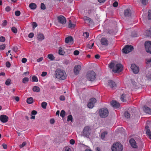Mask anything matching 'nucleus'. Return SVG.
<instances>
[{"label": "nucleus", "mask_w": 151, "mask_h": 151, "mask_svg": "<svg viewBox=\"0 0 151 151\" xmlns=\"http://www.w3.org/2000/svg\"><path fill=\"white\" fill-rule=\"evenodd\" d=\"M32 90L33 91L36 92H39L40 91V88L37 86H34L32 88Z\"/></svg>", "instance_id": "23"}, {"label": "nucleus", "mask_w": 151, "mask_h": 151, "mask_svg": "<svg viewBox=\"0 0 151 151\" xmlns=\"http://www.w3.org/2000/svg\"><path fill=\"white\" fill-rule=\"evenodd\" d=\"M59 99L61 101H64L65 99V97L63 96H60V97Z\"/></svg>", "instance_id": "61"}, {"label": "nucleus", "mask_w": 151, "mask_h": 151, "mask_svg": "<svg viewBox=\"0 0 151 151\" xmlns=\"http://www.w3.org/2000/svg\"><path fill=\"white\" fill-rule=\"evenodd\" d=\"M18 49V47L17 46H14L12 48L13 50L15 52L17 51Z\"/></svg>", "instance_id": "54"}, {"label": "nucleus", "mask_w": 151, "mask_h": 151, "mask_svg": "<svg viewBox=\"0 0 151 151\" xmlns=\"http://www.w3.org/2000/svg\"><path fill=\"white\" fill-rule=\"evenodd\" d=\"M22 63H25L27 61V59L25 58H23L22 60Z\"/></svg>", "instance_id": "63"}, {"label": "nucleus", "mask_w": 151, "mask_h": 151, "mask_svg": "<svg viewBox=\"0 0 151 151\" xmlns=\"http://www.w3.org/2000/svg\"><path fill=\"white\" fill-rule=\"evenodd\" d=\"M8 117L5 115H2L0 116V120L3 123H6L8 121Z\"/></svg>", "instance_id": "13"}, {"label": "nucleus", "mask_w": 151, "mask_h": 151, "mask_svg": "<svg viewBox=\"0 0 151 151\" xmlns=\"http://www.w3.org/2000/svg\"><path fill=\"white\" fill-rule=\"evenodd\" d=\"M79 53V52L78 50H75L73 52V54L75 55H77Z\"/></svg>", "instance_id": "56"}, {"label": "nucleus", "mask_w": 151, "mask_h": 151, "mask_svg": "<svg viewBox=\"0 0 151 151\" xmlns=\"http://www.w3.org/2000/svg\"><path fill=\"white\" fill-rule=\"evenodd\" d=\"M96 74L93 71H88L86 75V78L89 81H93L96 78Z\"/></svg>", "instance_id": "4"}, {"label": "nucleus", "mask_w": 151, "mask_h": 151, "mask_svg": "<svg viewBox=\"0 0 151 151\" xmlns=\"http://www.w3.org/2000/svg\"><path fill=\"white\" fill-rule=\"evenodd\" d=\"M65 42L66 43H73V37L71 36H68L65 39Z\"/></svg>", "instance_id": "18"}, {"label": "nucleus", "mask_w": 151, "mask_h": 151, "mask_svg": "<svg viewBox=\"0 0 151 151\" xmlns=\"http://www.w3.org/2000/svg\"><path fill=\"white\" fill-rule=\"evenodd\" d=\"M12 99H15V100L17 101H19V98L18 96H12Z\"/></svg>", "instance_id": "50"}, {"label": "nucleus", "mask_w": 151, "mask_h": 151, "mask_svg": "<svg viewBox=\"0 0 151 151\" xmlns=\"http://www.w3.org/2000/svg\"><path fill=\"white\" fill-rule=\"evenodd\" d=\"M34 35V33L32 32H31L28 35V37L30 38H32L33 37Z\"/></svg>", "instance_id": "52"}, {"label": "nucleus", "mask_w": 151, "mask_h": 151, "mask_svg": "<svg viewBox=\"0 0 151 151\" xmlns=\"http://www.w3.org/2000/svg\"><path fill=\"white\" fill-rule=\"evenodd\" d=\"M41 9L42 10H45L46 9V7L44 4L43 3H42L41 4Z\"/></svg>", "instance_id": "43"}, {"label": "nucleus", "mask_w": 151, "mask_h": 151, "mask_svg": "<svg viewBox=\"0 0 151 151\" xmlns=\"http://www.w3.org/2000/svg\"><path fill=\"white\" fill-rule=\"evenodd\" d=\"M91 133V129L90 127L86 126L83 130V136L88 137Z\"/></svg>", "instance_id": "7"}, {"label": "nucleus", "mask_w": 151, "mask_h": 151, "mask_svg": "<svg viewBox=\"0 0 151 151\" xmlns=\"http://www.w3.org/2000/svg\"><path fill=\"white\" fill-rule=\"evenodd\" d=\"M15 14L16 16H19L20 14V12L19 11H16L15 12Z\"/></svg>", "instance_id": "51"}, {"label": "nucleus", "mask_w": 151, "mask_h": 151, "mask_svg": "<svg viewBox=\"0 0 151 151\" xmlns=\"http://www.w3.org/2000/svg\"><path fill=\"white\" fill-rule=\"evenodd\" d=\"M59 54L61 55H64L65 52L63 50L62 48L61 47L59 48V50L58 51Z\"/></svg>", "instance_id": "25"}, {"label": "nucleus", "mask_w": 151, "mask_h": 151, "mask_svg": "<svg viewBox=\"0 0 151 151\" xmlns=\"http://www.w3.org/2000/svg\"><path fill=\"white\" fill-rule=\"evenodd\" d=\"M83 35L85 37V38H87L89 36V33L87 32H86L85 33L83 34Z\"/></svg>", "instance_id": "53"}, {"label": "nucleus", "mask_w": 151, "mask_h": 151, "mask_svg": "<svg viewBox=\"0 0 151 151\" xmlns=\"http://www.w3.org/2000/svg\"><path fill=\"white\" fill-rule=\"evenodd\" d=\"M6 66L7 68H9L10 67L11 64L9 62L7 61L6 63Z\"/></svg>", "instance_id": "57"}, {"label": "nucleus", "mask_w": 151, "mask_h": 151, "mask_svg": "<svg viewBox=\"0 0 151 151\" xmlns=\"http://www.w3.org/2000/svg\"><path fill=\"white\" fill-rule=\"evenodd\" d=\"M47 103L45 102H43L41 104L42 107L44 109H45L46 108Z\"/></svg>", "instance_id": "34"}, {"label": "nucleus", "mask_w": 151, "mask_h": 151, "mask_svg": "<svg viewBox=\"0 0 151 151\" xmlns=\"http://www.w3.org/2000/svg\"><path fill=\"white\" fill-rule=\"evenodd\" d=\"M124 15L126 17H129L131 16L132 12L129 9H127L124 10Z\"/></svg>", "instance_id": "14"}, {"label": "nucleus", "mask_w": 151, "mask_h": 151, "mask_svg": "<svg viewBox=\"0 0 151 151\" xmlns=\"http://www.w3.org/2000/svg\"><path fill=\"white\" fill-rule=\"evenodd\" d=\"M32 81L37 82L38 81V79L36 76L34 75L32 77Z\"/></svg>", "instance_id": "28"}, {"label": "nucleus", "mask_w": 151, "mask_h": 151, "mask_svg": "<svg viewBox=\"0 0 151 151\" xmlns=\"http://www.w3.org/2000/svg\"><path fill=\"white\" fill-rule=\"evenodd\" d=\"M12 31L14 33H16L17 32V29L15 27H13L12 28Z\"/></svg>", "instance_id": "36"}, {"label": "nucleus", "mask_w": 151, "mask_h": 151, "mask_svg": "<svg viewBox=\"0 0 151 151\" xmlns=\"http://www.w3.org/2000/svg\"><path fill=\"white\" fill-rule=\"evenodd\" d=\"M85 20L86 21H87V22H91V19L90 18H89V17H86L85 19Z\"/></svg>", "instance_id": "59"}, {"label": "nucleus", "mask_w": 151, "mask_h": 151, "mask_svg": "<svg viewBox=\"0 0 151 151\" xmlns=\"http://www.w3.org/2000/svg\"><path fill=\"white\" fill-rule=\"evenodd\" d=\"M101 44L103 45L107 46L108 44V41L105 38H102L101 40Z\"/></svg>", "instance_id": "17"}, {"label": "nucleus", "mask_w": 151, "mask_h": 151, "mask_svg": "<svg viewBox=\"0 0 151 151\" xmlns=\"http://www.w3.org/2000/svg\"><path fill=\"white\" fill-rule=\"evenodd\" d=\"M99 114L101 118H105L109 114V111L107 109L103 108L99 110Z\"/></svg>", "instance_id": "5"}, {"label": "nucleus", "mask_w": 151, "mask_h": 151, "mask_svg": "<svg viewBox=\"0 0 151 151\" xmlns=\"http://www.w3.org/2000/svg\"><path fill=\"white\" fill-rule=\"evenodd\" d=\"M132 36L133 37H136L137 36V34L135 32H132Z\"/></svg>", "instance_id": "60"}, {"label": "nucleus", "mask_w": 151, "mask_h": 151, "mask_svg": "<svg viewBox=\"0 0 151 151\" xmlns=\"http://www.w3.org/2000/svg\"><path fill=\"white\" fill-rule=\"evenodd\" d=\"M73 117L71 115H69L68 116V118L67 120L68 121H71V122H72Z\"/></svg>", "instance_id": "41"}, {"label": "nucleus", "mask_w": 151, "mask_h": 151, "mask_svg": "<svg viewBox=\"0 0 151 151\" xmlns=\"http://www.w3.org/2000/svg\"><path fill=\"white\" fill-rule=\"evenodd\" d=\"M125 96L126 95L124 94H123L122 95L121 97V99L123 102H124L125 101V100L124 99V98L125 97Z\"/></svg>", "instance_id": "39"}, {"label": "nucleus", "mask_w": 151, "mask_h": 151, "mask_svg": "<svg viewBox=\"0 0 151 151\" xmlns=\"http://www.w3.org/2000/svg\"><path fill=\"white\" fill-rule=\"evenodd\" d=\"M142 2V3L144 5H145L147 3V0H140Z\"/></svg>", "instance_id": "44"}, {"label": "nucleus", "mask_w": 151, "mask_h": 151, "mask_svg": "<svg viewBox=\"0 0 151 151\" xmlns=\"http://www.w3.org/2000/svg\"><path fill=\"white\" fill-rule=\"evenodd\" d=\"M7 22V21L6 20H4V22L2 24V25L3 26H4L6 25Z\"/></svg>", "instance_id": "62"}, {"label": "nucleus", "mask_w": 151, "mask_h": 151, "mask_svg": "<svg viewBox=\"0 0 151 151\" xmlns=\"http://www.w3.org/2000/svg\"><path fill=\"white\" fill-rule=\"evenodd\" d=\"M118 4V3L117 1L114 2L113 4V6L114 7H116Z\"/></svg>", "instance_id": "55"}, {"label": "nucleus", "mask_w": 151, "mask_h": 151, "mask_svg": "<svg viewBox=\"0 0 151 151\" xmlns=\"http://www.w3.org/2000/svg\"><path fill=\"white\" fill-rule=\"evenodd\" d=\"M145 47L146 52L151 54V41L145 42Z\"/></svg>", "instance_id": "8"}, {"label": "nucleus", "mask_w": 151, "mask_h": 151, "mask_svg": "<svg viewBox=\"0 0 151 151\" xmlns=\"http://www.w3.org/2000/svg\"><path fill=\"white\" fill-rule=\"evenodd\" d=\"M33 102V98L32 97H30L27 99V102L29 104H31Z\"/></svg>", "instance_id": "24"}, {"label": "nucleus", "mask_w": 151, "mask_h": 151, "mask_svg": "<svg viewBox=\"0 0 151 151\" xmlns=\"http://www.w3.org/2000/svg\"><path fill=\"white\" fill-rule=\"evenodd\" d=\"M124 115L125 117L127 119L130 118L131 116L130 114L128 111H125L124 113Z\"/></svg>", "instance_id": "27"}, {"label": "nucleus", "mask_w": 151, "mask_h": 151, "mask_svg": "<svg viewBox=\"0 0 151 151\" xmlns=\"http://www.w3.org/2000/svg\"><path fill=\"white\" fill-rule=\"evenodd\" d=\"M108 85L112 89L115 88L116 86L115 83L113 81L109 80L108 81Z\"/></svg>", "instance_id": "12"}, {"label": "nucleus", "mask_w": 151, "mask_h": 151, "mask_svg": "<svg viewBox=\"0 0 151 151\" xmlns=\"http://www.w3.org/2000/svg\"><path fill=\"white\" fill-rule=\"evenodd\" d=\"M111 105L114 107L117 108L119 107L120 106L119 104L115 101H112L111 102Z\"/></svg>", "instance_id": "16"}, {"label": "nucleus", "mask_w": 151, "mask_h": 151, "mask_svg": "<svg viewBox=\"0 0 151 151\" xmlns=\"http://www.w3.org/2000/svg\"><path fill=\"white\" fill-rule=\"evenodd\" d=\"M109 68L112 69L113 72L115 73H119L122 71L123 69V66L120 63L117 64L115 65L114 63L111 62L109 65Z\"/></svg>", "instance_id": "1"}, {"label": "nucleus", "mask_w": 151, "mask_h": 151, "mask_svg": "<svg viewBox=\"0 0 151 151\" xmlns=\"http://www.w3.org/2000/svg\"><path fill=\"white\" fill-rule=\"evenodd\" d=\"M88 106L89 108L92 109L94 106V104L93 103L89 102L88 104Z\"/></svg>", "instance_id": "40"}, {"label": "nucleus", "mask_w": 151, "mask_h": 151, "mask_svg": "<svg viewBox=\"0 0 151 151\" xmlns=\"http://www.w3.org/2000/svg\"><path fill=\"white\" fill-rule=\"evenodd\" d=\"M123 149V146L119 142L114 143L111 147L112 151H122Z\"/></svg>", "instance_id": "3"}, {"label": "nucleus", "mask_w": 151, "mask_h": 151, "mask_svg": "<svg viewBox=\"0 0 151 151\" xmlns=\"http://www.w3.org/2000/svg\"><path fill=\"white\" fill-rule=\"evenodd\" d=\"M146 63L147 64L150 63L151 64V58L149 59H145Z\"/></svg>", "instance_id": "42"}, {"label": "nucleus", "mask_w": 151, "mask_h": 151, "mask_svg": "<svg viewBox=\"0 0 151 151\" xmlns=\"http://www.w3.org/2000/svg\"><path fill=\"white\" fill-rule=\"evenodd\" d=\"M11 8L10 6H7L5 8V10L7 12H9Z\"/></svg>", "instance_id": "64"}, {"label": "nucleus", "mask_w": 151, "mask_h": 151, "mask_svg": "<svg viewBox=\"0 0 151 151\" xmlns=\"http://www.w3.org/2000/svg\"><path fill=\"white\" fill-rule=\"evenodd\" d=\"M131 68L132 71L135 74L137 73L139 71V68L134 64H132L131 65Z\"/></svg>", "instance_id": "10"}, {"label": "nucleus", "mask_w": 151, "mask_h": 151, "mask_svg": "<svg viewBox=\"0 0 151 151\" xmlns=\"http://www.w3.org/2000/svg\"><path fill=\"white\" fill-rule=\"evenodd\" d=\"M146 35L147 37H149L151 35V31L149 30H147L145 32Z\"/></svg>", "instance_id": "35"}, {"label": "nucleus", "mask_w": 151, "mask_h": 151, "mask_svg": "<svg viewBox=\"0 0 151 151\" xmlns=\"http://www.w3.org/2000/svg\"><path fill=\"white\" fill-rule=\"evenodd\" d=\"M107 133L106 132H104L101 134V138L103 139L105 137V135L107 134Z\"/></svg>", "instance_id": "38"}, {"label": "nucleus", "mask_w": 151, "mask_h": 151, "mask_svg": "<svg viewBox=\"0 0 151 151\" xmlns=\"http://www.w3.org/2000/svg\"><path fill=\"white\" fill-rule=\"evenodd\" d=\"M143 109L146 113L149 114H151V109L149 107L144 106Z\"/></svg>", "instance_id": "20"}, {"label": "nucleus", "mask_w": 151, "mask_h": 151, "mask_svg": "<svg viewBox=\"0 0 151 151\" xmlns=\"http://www.w3.org/2000/svg\"><path fill=\"white\" fill-rule=\"evenodd\" d=\"M37 38L38 40L41 41L44 39V36L42 34L39 33L37 35Z\"/></svg>", "instance_id": "19"}, {"label": "nucleus", "mask_w": 151, "mask_h": 151, "mask_svg": "<svg viewBox=\"0 0 151 151\" xmlns=\"http://www.w3.org/2000/svg\"><path fill=\"white\" fill-rule=\"evenodd\" d=\"M48 58L50 60H53L55 59V57L52 54H49L48 55Z\"/></svg>", "instance_id": "31"}, {"label": "nucleus", "mask_w": 151, "mask_h": 151, "mask_svg": "<svg viewBox=\"0 0 151 151\" xmlns=\"http://www.w3.org/2000/svg\"><path fill=\"white\" fill-rule=\"evenodd\" d=\"M133 49V47L131 45H127L122 50V51L124 53L127 54Z\"/></svg>", "instance_id": "6"}, {"label": "nucleus", "mask_w": 151, "mask_h": 151, "mask_svg": "<svg viewBox=\"0 0 151 151\" xmlns=\"http://www.w3.org/2000/svg\"><path fill=\"white\" fill-rule=\"evenodd\" d=\"M145 129L146 131V134L148 135L150 134L151 132L150 130L149 127L148 126H147L145 127Z\"/></svg>", "instance_id": "30"}, {"label": "nucleus", "mask_w": 151, "mask_h": 151, "mask_svg": "<svg viewBox=\"0 0 151 151\" xmlns=\"http://www.w3.org/2000/svg\"><path fill=\"white\" fill-rule=\"evenodd\" d=\"M37 113V112L35 110H33L31 112L30 115L31 116H32L33 115H36Z\"/></svg>", "instance_id": "49"}, {"label": "nucleus", "mask_w": 151, "mask_h": 151, "mask_svg": "<svg viewBox=\"0 0 151 151\" xmlns=\"http://www.w3.org/2000/svg\"><path fill=\"white\" fill-rule=\"evenodd\" d=\"M96 99L94 98H92L90 99V102L94 104L96 103Z\"/></svg>", "instance_id": "37"}, {"label": "nucleus", "mask_w": 151, "mask_h": 151, "mask_svg": "<svg viewBox=\"0 0 151 151\" xmlns=\"http://www.w3.org/2000/svg\"><path fill=\"white\" fill-rule=\"evenodd\" d=\"M65 112L64 110H62L60 114L61 116L63 118L65 116Z\"/></svg>", "instance_id": "33"}, {"label": "nucleus", "mask_w": 151, "mask_h": 151, "mask_svg": "<svg viewBox=\"0 0 151 151\" xmlns=\"http://www.w3.org/2000/svg\"><path fill=\"white\" fill-rule=\"evenodd\" d=\"M29 7L30 9H35L36 7V4L34 3H31L29 5Z\"/></svg>", "instance_id": "22"}, {"label": "nucleus", "mask_w": 151, "mask_h": 151, "mask_svg": "<svg viewBox=\"0 0 151 151\" xmlns=\"http://www.w3.org/2000/svg\"><path fill=\"white\" fill-rule=\"evenodd\" d=\"M32 25L33 28H34L37 26V25L36 22H33Z\"/></svg>", "instance_id": "58"}, {"label": "nucleus", "mask_w": 151, "mask_h": 151, "mask_svg": "<svg viewBox=\"0 0 151 151\" xmlns=\"http://www.w3.org/2000/svg\"><path fill=\"white\" fill-rule=\"evenodd\" d=\"M5 40V38L4 37L1 36L0 37V42H4Z\"/></svg>", "instance_id": "46"}, {"label": "nucleus", "mask_w": 151, "mask_h": 151, "mask_svg": "<svg viewBox=\"0 0 151 151\" xmlns=\"http://www.w3.org/2000/svg\"><path fill=\"white\" fill-rule=\"evenodd\" d=\"M81 67L80 65H76L74 68V72L76 75H77L79 73L80 70H81Z\"/></svg>", "instance_id": "15"}, {"label": "nucleus", "mask_w": 151, "mask_h": 151, "mask_svg": "<svg viewBox=\"0 0 151 151\" xmlns=\"http://www.w3.org/2000/svg\"><path fill=\"white\" fill-rule=\"evenodd\" d=\"M55 76L56 78L61 80H64L66 77L65 72L60 69H57L55 71Z\"/></svg>", "instance_id": "2"}, {"label": "nucleus", "mask_w": 151, "mask_h": 151, "mask_svg": "<svg viewBox=\"0 0 151 151\" xmlns=\"http://www.w3.org/2000/svg\"><path fill=\"white\" fill-rule=\"evenodd\" d=\"M5 84L7 86H9V85L11 83V80L9 79L8 78V79L5 82Z\"/></svg>", "instance_id": "32"}, {"label": "nucleus", "mask_w": 151, "mask_h": 151, "mask_svg": "<svg viewBox=\"0 0 151 151\" xmlns=\"http://www.w3.org/2000/svg\"><path fill=\"white\" fill-rule=\"evenodd\" d=\"M57 19L58 22L62 24H65L66 22V20L65 17L62 15L58 17Z\"/></svg>", "instance_id": "9"}, {"label": "nucleus", "mask_w": 151, "mask_h": 151, "mask_svg": "<svg viewBox=\"0 0 151 151\" xmlns=\"http://www.w3.org/2000/svg\"><path fill=\"white\" fill-rule=\"evenodd\" d=\"M146 77L148 80H151V71H149L146 74Z\"/></svg>", "instance_id": "21"}, {"label": "nucleus", "mask_w": 151, "mask_h": 151, "mask_svg": "<svg viewBox=\"0 0 151 151\" xmlns=\"http://www.w3.org/2000/svg\"><path fill=\"white\" fill-rule=\"evenodd\" d=\"M27 142H23L22 144L20 145H19V147L20 148H22L26 144Z\"/></svg>", "instance_id": "45"}, {"label": "nucleus", "mask_w": 151, "mask_h": 151, "mask_svg": "<svg viewBox=\"0 0 151 151\" xmlns=\"http://www.w3.org/2000/svg\"><path fill=\"white\" fill-rule=\"evenodd\" d=\"M29 81V78L27 77H24L22 79V82L24 84L27 83Z\"/></svg>", "instance_id": "26"}, {"label": "nucleus", "mask_w": 151, "mask_h": 151, "mask_svg": "<svg viewBox=\"0 0 151 151\" xmlns=\"http://www.w3.org/2000/svg\"><path fill=\"white\" fill-rule=\"evenodd\" d=\"M5 46L6 45L5 44L0 45V49L1 50H3L5 48Z\"/></svg>", "instance_id": "47"}, {"label": "nucleus", "mask_w": 151, "mask_h": 151, "mask_svg": "<svg viewBox=\"0 0 151 151\" xmlns=\"http://www.w3.org/2000/svg\"><path fill=\"white\" fill-rule=\"evenodd\" d=\"M76 26V24H72L71 22V21L70 20H69V25L68 27L69 28H73Z\"/></svg>", "instance_id": "29"}, {"label": "nucleus", "mask_w": 151, "mask_h": 151, "mask_svg": "<svg viewBox=\"0 0 151 151\" xmlns=\"http://www.w3.org/2000/svg\"><path fill=\"white\" fill-rule=\"evenodd\" d=\"M148 18L149 19H151V11L150 10L148 11Z\"/></svg>", "instance_id": "48"}, {"label": "nucleus", "mask_w": 151, "mask_h": 151, "mask_svg": "<svg viewBox=\"0 0 151 151\" xmlns=\"http://www.w3.org/2000/svg\"><path fill=\"white\" fill-rule=\"evenodd\" d=\"M129 142L133 148H137V145L135 140L134 139H131L129 140Z\"/></svg>", "instance_id": "11"}]
</instances>
